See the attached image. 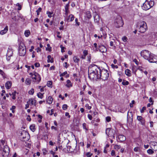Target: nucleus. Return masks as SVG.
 Masks as SVG:
<instances>
[{
  "label": "nucleus",
  "instance_id": "a211bd4d",
  "mask_svg": "<svg viewBox=\"0 0 157 157\" xmlns=\"http://www.w3.org/2000/svg\"><path fill=\"white\" fill-rule=\"evenodd\" d=\"M69 4H67L65 7V14L67 15L69 13L70 11L69 10Z\"/></svg>",
  "mask_w": 157,
  "mask_h": 157
},
{
  "label": "nucleus",
  "instance_id": "a878e982",
  "mask_svg": "<svg viewBox=\"0 0 157 157\" xmlns=\"http://www.w3.org/2000/svg\"><path fill=\"white\" fill-rule=\"evenodd\" d=\"M125 73L126 75L128 77L131 76L132 75L131 73V71L128 69H127L125 70Z\"/></svg>",
  "mask_w": 157,
  "mask_h": 157
},
{
  "label": "nucleus",
  "instance_id": "c756f323",
  "mask_svg": "<svg viewBox=\"0 0 157 157\" xmlns=\"http://www.w3.org/2000/svg\"><path fill=\"white\" fill-rule=\"evenodd\" d=\"M47 58L48 59L47 61L48 63H53V58L51 57V56L50 55L48 56Z\"/></svg>",
  "mask_w": 157,
  "mask_h": 157
},
{
  "label": "nucleus",
  "instance_id": "09e8293b",
  "mask_svg": "<svg viewBox=\"0 0 157 157\" xmlns=\"http://www.w3.org/2000/svg\"><path fill=\"white\" fill-rule=\"evenodd\" d=\"M115 149H119L121 148V146L117 145H115L114 147Z\"/></svg>",
  "mask_w": 157,
  "mask_h": 157
},
{
  "label": "nucleus",
  "instance_id": "7ed1b4c3",
  "mask_svg": "<svg viewBox=\"0 0 157 157\" xmlns=\"http://www.w3.org/2000/svg\"><path fill=\"white\" fill-rule=\"evenodd\" d=\"M137 27L138 28L139 31L141 33L145 32L147 29V26L146 23L143 21H139L137 25Z\"/></svg>",
  "mask_w": 157,
  "mask_h": 157
},
{
  "label": "nucleus",
  "instance_id": "4d7b16f0",
  "mask_svg": "<svg viewBox=\"0 0 157 157\" xmlns=\"http://www.w3.org/2000/svg\"><path fill=\"white\" fill-rule=\"evenodd\" d=\"M135 103V101L132 100V102L130 103V106L131 107H132L133 106V104Z\"/></svg>",
  "mask_w": 157,
  "mask_h": 157
},
{
  "label": "nucleus",
  "instance_id": "c85d7f7f",
  "mask_svg": "<svg viewBox=\"0 0 157 157\" xmlns=\"http://www.w3.org/2000/svg\"><path fill=\"white\" fill-rule=\"evenodd\" d=\"M0 74L4 78H6L7 77L6 74L1 70L0 69Z\"/></svg>",
  "mask_w": 157,
  "mask_h": 157
},
{
  "label": "nucleus",
  "instance_id": "c03bdc74",
  "mask_svg": "<svg viewBox=\"0 0 157 157\" xmlns=\"http://www.w3.org/2000/svg\"><path fill=\"white\" fill-rule=\"evenodd\" d=\"M48 15V16L49 17H52V13L50 11H47L46 13Z\"/></svg>",
  "mask_w": 157,
  "mask_h": 157
},
{
  "label": "nucleus",
  "instance_id": "b1692460",
  "mask_svg": "<svg viewBox=\"0 0 157 157\" xmlns=\"http://www.w3.org/2000/svg\"><path fill=\"white\" fill-rule=\"evenodd\" d=\"M66 86L68 88H70L72 86V84L71 83L70 80H67V84L66 85Z\"/></svg>",
  "mask_w": 157,
  "mask_h": 157
},
{
  "label": "nucleus",
  "instance_id": "680f3d73",
  "mask_svg": "<svg viewBox=\"0 0 157 157\" xmlns=\"http://www.w3.org/2000/svg\"><path fill=\"white\" fill-rule=\"evenodd\" d=\"M67 71H65L63 73H62L60 75V77H61V76H64V75H65L66 74H67Z\"/></svg>",
  "mask_w": 157,
  "mask_h": 157
},
{
  "label": "nucleus",
  "instance_id": "20e7f679",
  "mask_svg": "<svg viewBox=\"0 0 157 157\" xmlns=\"http://www.w3.org/2000/svg\"><path fill=\"white\" fill-rule=\"evenodd\" d=\"M124 25L122 18L120 16H118L114 20V25L117 28H119L122 27Z\"/></svg>",
  "mask_w": 157,
  "mask_h": 157
},
{
  "label": "nucleus",
  "instance_id": "4c0bfd02",
  "mask_svg": "<svg viewBox=\"0 0 157 157\" xmlns=\"http://www.w3.org/2000/svg\"><path fill=\"white\" fill-rule=\"evenodd\" d=\"M30 128L33 132H34L35 130V125H30Z\"/></svg>",
  "mask_w": 157,
  "mask_h": 157
},
{
  "label": "nucleus",
  "instance_id": "a18cd8bd",
  "mask_svg": "<svg viewBox=\"0 0 157 157\" xmlns=\"http://www.w3.org/2000/svg\"><path fill=\"white\" fill-rule=\"evenodd\" d=\"M42 9L41 8H39L37 10H36V12L37 13V15H38L40 14V12L41 11Z\"/></svg>",
  "mask_w": 157,
  "mask_h": 157
},
{
  "label": "nucleus",
  "instance_id": "f8f14e48",
  "mask_svg": "<svg viewBox=\"0 0 157 157\" xmlns=\"http://www.w3.org/2000/svg\"><path fill=\"white\" fill-rule=\"evenodd\" d=\"M94 21L95 23L98 24L100 20L99 16L98 15L95 13L94 16Z\"/></svg>",
  "mask_w": 157,
  "mask_h": 157
},
{
  "label": "nucleus",
  "instance_id": "0e129e2a",
  "mask_svg": "<svg viewBox=\"0 0 157 157\" xmlns=\"http://www.w3.org/2000/svg\"><path fill=\"white\" fill-rule=\"evenodd\" d=\"M133 61L135 63L138 65V62L137 61L136 59H135L133 60Z\"/></svg>",
  "mask_w": 157,
  "mask_h": 157
},
{
  "label": "nucleus",
  "instance_id": "393cba45",
  "mask_svg": "<svg viewBox=\"0 0 157 157\" xmlns=\"http://www.w3.org/2000/svg\"><path fill=\"white\" fill-rule=\"evenodd\" d=\"M85 15L86 17L88 18V19H90V18L91 17V13L90 12V11H87L86 12H85Z\"/></svg>",
  "mask_w": 157,
  "mask_h": 157
},
{
  "label": "nucleus",
  "instance_id": "864d4df0",
  "mask_svg": "<svg viewBox=\"0 0 157 157\" xmlns=\"http://www.w3.org/2000/svg\"><path fill=\"white\" fill-rule=\"evenodd\" d=\"M92 154L90 152H88L86 154V155L87 157H91Z\"/></svg>",
  "mask_w": 157,
  "mask_h": 157
},
{
  "label": "nucleus",
  "instance_id": "39448f33",
  "mask_svg": "<svg viewBox=\"0 0 157 157\" xmlns=\"http://www.w3.org/2000/svg\"><path fill=\"white\" fill-rule=\"evenodd\" d=\"M154 4L153 1L150 0L148 1L146 0L145 2L143 4L142 6V9L144 10H147L152 7Z\"/></svg>",
  "mask_w": 157,
  "mask_h": 157
},
{
  "label": "nucleus",
  "instance_id": "58836bf2",
  "mask_svg": "<svg viewBox=\"0 0 157 157\" xmlns=\"http://www.w3.org/2000/svg\"><path fill=\"white\" fill-rule=\"evenodd\" d=\"M34 92V90L33 88H32L29 91V94L31 95H33Z\"/></svg>",
  "mask_w": 157,
  "mask_h": 157
},
{
  "label": "nucleus",
  "instance_id": "9b49d317",
  "mask_svg": "<svg viewBox=\"0 0 157 157\" xmlns=\"http://www.w3.org/2000/svg\"><path fill=\"white\" fill-rule=\"evenodd\" d=\"M98 50H99L100 52L103 53L105 52L107 49L103 45H99Z\"/></svg>",
  "mask_w": 157,
  "mask_h": 157
},
{
  "label": "nucleus",
  "instance_id": "338daca9",
  "mask_svg": "<svg viewBox=\"0 0 157 157\" xmlns=\"http://www.w3.org/2000/svg\"><path fill=\"white\" fill-rule=\"evenodd\" d=\"M51 129H54L56 131L57 130V128L56 127L53 126L51 127Z\"/></svg>",
  "mask_w": 157,
  "mask_h": 157
},
{
  "label": "nucleus",
  "instance_id": "bb28decb",
  "mask_svg": "<svg viewBox=\"0 0 157 157\" xmlns=\"http://www.w3.org/2000/svg\"><path fill=\"white\" fill-rule=\"evenodd\" d=\"M74 16L72 14H70L67 18V20L68 21H72L74 20Z\"/></svg>",
  "mask_w": 157,
  "mask_h": 157
},
{
  "label": "nucleus",
  "instance_id": "2eb2a0df",
  "mask_svg": "<svg viewBox=\"0 0 157 157\" xmlns=\"http://www.w3.org/2000/svg\"><path fill=\"white\" fill-rule=\"evenodd\" d=\"M112 132V131L111 128H108L106 129L105 133L106 134L109 136H110L112 135V134L111 133Z\"/></svg>",
  "mask_w": 157,
  "mask_h": 157
},
{
  "label": "nucleus",
  "instance_id": "79ce46f5",
  "mask_svg": "<svg viewBox=\"0 0 157 157\" xmlns=\"http://www.w3.org/2000/svg\"><path fill=\"white\" fill-rule=\"evenodd\" d=\"M31 82V81L29 79L27 78L25 80V83L26 84L29 85H30Z\"/></svg>",
  "mask_w": 157,
  "mask_h": 157
},
{
  "label": "nucleus",
  "instance_id": "f03ea898",
  "mask_svg": "<svg viewBox=\"0 0 157 157\" xmlns=\"http://www.w3.org/2000/svg\"><path fill=\"white\" fill-rule=\"evenodd\" d=\"M140 55L142 57L148 60L149 62L157 63V59L148 51L146 50H143L141 52Z\"/></svg>",
  "mask_w": 157,
  "mask_h": 157
},
{
  "label": "nucleus",
  "instance_id": "774afa93",
  "mask_svg": "<svg viewBox=\"0 0 157 157\" xmlns=\"http://www.w3.org/2000/svg\"><path fill=\"white\" fill-rule=\"evenodd\" d=\"M150 127H152L153 126V122L152 121H150Z\"/></svg>",
  "mask_w": 157,
  "mask_h": 157
},
{
  "label": "nucleus",
  "instance_id": "423d86ee",
  "mask_svg": "<svg viewBox=\"0 0 157 157\" xmlns=\"http://www.w3.org/2000/svg\"><path fill=\"white\" fill-rule=\"evenodd\" d=\"M19 54L21 56H24L26 53L25 47L22 42L20 43L19 46Z\"/></svg>",
  "mask_w": 157,
  "mask_h": 157
},
{
  "label": "nucleus",
  "instance_id": "e433bc0d",
  "mask_svg": "<svg viewBox=\"0 0 157 157\" xmlns=\"http://www.w3.org/2000/svg\"><path fill=\"white\" fill-rule=\"evenodd\" d=\"M37 96L39 98L42 99L43 97V94L40 92H39L37 94Z\"/></svg>",
  "mask_w": 157,
  "mask_h": 157
},
{
  "label": "nucleus",
  "instance_id": "ea45409f",
  "mask_svg": "<svg viewBox=\"0 0 157 157\" xmlns=\"http://www.w3.org/2000/svg\"><path fill=\"white\" fill-rule=\"evenodd\" d=\"M52 81H48L47 83V86L48 87H50L51 88L52 87Z\"/></svg>",
  "mask_w": 157,
  "mask_h": 157
},
{
  "label": "nucleus",
  "instance_id": "f257e3e1",
  "mask_svg": "<svg viewBox=\"0 0 157 157\" xmlns=\"http://www.w3.org/2000/svg\"><path fill=\"white\" fill-rule=\"evenodd\" d=\"M88 76L91 80H96L101 79L107 80L109 77L108 71L105 69H101L97 66L93 64L90 66L88 68Z\"/></svg>",
  "mask_w": 157,
  "mask_h": 157
},
{
  "label": "nucleus",
  "instance_id": "8fccbe9b",
  "mask_svg": "<svg viewBox=\"0 0 157 157\" xmlns=\"http://www.w3.org/2000/svg\"><path fill=\"white\" fill-rule=\"evenodd\" d=\"M75 23H76V25H77L78 26H79L80 24V23L79 22H78V19L77 18H76L75 19Z\"/></svg>",
  "mask_w": 157,
  "mask_h": 157
},
{
  "label": "nucleus",
  "instance_id": "1a4fd4ad",
  "mask_svg": "<svg viewBox=\"0 0 157 157\" xmlns=\"http://www.w3.org/2000/svg\"><path fill=\"white\" fill-rule=\"evenodd\" d=\"M128 112L127 114V120L129 123H131L133 121V114L132 112H129L130 115L128 114Z\"/></svg>",
  "mask_w": 157,
  "mask_h": 157
},
{
  "label": "nucleus",
  "instance_id": "ddd939ff",
  "mask_svg": "<svg viewBox=\"0 0 157 157\" xmlns=\"http://www.w3.org/2000/svg\"><path fill=\"white\" fill-rule=\"evenodd\" d=\"M151 148L154 150H157V142H152L151 143Z\"/></svg>",
  "mask_w": 157,
  "mask_h": 157
},
{
  "label": "nucleus",
  "instance_id": "bf43d9fd",
  "mask_svg": "<svg viewBox=\"0 0 157 157\" xmlns=\"http://www.w3.org/2000/svg\"><path fill=\"white\" fill-rule=\"evenodd\" d=\"M111 67L114 68H118V67L117 65H115L114 64H112L111 65Z\"/></svg>",
  "mask_w": 157,
  "mask_h": 157
},
{
  "label": "nucleus",
  "instance_id": "a19ab883",
  "mask_svg": "<svg viewBox=\"0 0 157 157\" xmlns=\"http://www.w3.org/2000/svg\"><path fill=\"white\" fill-rule=\"evenodd\" d=\"M147 153L149 154H152L154 153V151L151 149H149L147 151Z\"/></svg>",
  "mask_w": 157,
  "mask_h": 157
},
{
  "label": "nucleus",
  "instance_id": "7c9ffc66",
  "mask_svg": "<svg viewBox=\"0 0 157 157\" xmlns=\"http://www.w3.org/2000/svg\"><path fill=\"white\" fill-rule=\"evenodd\" d=\"M73 60L75 63H78L79 61V58L77 56H75L73 57Z\"/></svg>",
  "mask_w": 157,
  "mask_h": 157
},
{
  "label": "nucleus",
  "instance_id": "72a5a7b5",
  "mask_svg": "<svg viewBox=\"0 0 157 157\" xmlns=\"http://www.w3.org/2000/svg\"><path fill=\"white\" fill-rule=\"evenodd\" d=\"M36 80L38 82H39L41 80V77L40 75L38 73L37 74H36Z\"/></svg>",
  "mask_w": 157,
  "mask_h": 157
},
{
  "label": "nucleus",
  "instance_id": "aec40b11",
  "mask_svg": "<svg viewBox=\"0 0 157 157\" xmlns=\"http://www.w3.org/2000/svg\"><path fill=\"white\" fill-rule=\"evenodd\" d=\"M37 73L36 72H34L33 74L32 73H30L29 75H30L32 79L36 80V74H37Z\"/></svg>",
  "mask_w": 157,
  "mask_h": 157
},
{
  "label": "nucleus",
  "instance_id": "cd10ccee",
  "mask_svg": "<svg viewBox=\"0 0 157 157\" xmlns=\"http://www.w3.org/2000/svg\"><path fill=\"white\" fill-rule=\"evenodd\" d=\"M52 100L53 99L52 98L51 96H49L47 100V102L48 104H51L52 103Z\"/></svg>",
  "mask_w": 157,
  "mask_h": 157
},
{
  "label": "nucleus",
  "instance_id": "412c9836",
  "mask_svg": "<svg viewBox=\"0 0 157 157\" xmlns=\"http://www.w3.org/2000/svg\"><path fill=\"white\" fill-rule=\"evenodd\" d=\"M83 54L81 58L82 59H85L86 58V56L88 54L87 51L84 50L83 52Z\"/></svg>",
  "mask_w": 157,
  "mask_h": 157
},
{
  "label": "nucleus",
  "instance_id": "c9c22d12",
  "mask_svg": "<svg viewBox=\"0 0 157 157\" xmlns=\"http://www.w3.org/2000/svg\"><path fill=\"white\" fill-rule=\"evenodd\" d=\"M16 93V91H15L13 92L12 94V98L13 100H15L16 99L15 95Z\"/></svg>",
  "mask_w": 157,
  "mask_h": 157
},
{
  "label": "nucleus",
  "instance_id": "603ef678",
  "mask_svg": "<svg viewBox=\"0 0 157 157\" xmlns=\"http://www.w3.org/2000/svg\"><path fill=\"white\" fill-rule=\"evenodd\" d=\"M85 106L88 109H90L91 108V106H90L88 104L86 105Z\"/></svg>",
  "mask_w": 157,
  "mask_h": 157
},
{
  "label": "nucleus",
  "instance_id": "473e14b6",
  "mask_svg": "<svg viewBox=\"0 0 157 157\" xmlns=\"http://www.w3.org/2000/svg\"><path fill=\"white\" fill-rule=\"evenodd\" d=\"M129 82L128 81H126L125 80H123L122 82V84L124 86L128 85L129 84Z\"/></svg>",
  "mask_w": 157,
  "mask_h": 157
},
{
  "label": "nucleus",
  "instance_id": "f704fd0d",
  "mask_svg": "<svg viewBox=\"0 0 157 157\" xmlns=\"http://www.w3.org/2000/svg\"><path fill=\"white\" fill-rule=\"evenodd\" d=\"M3 150L6 151H10L9 148V147L7 145H5L4 146V147L3 148Z\"/></svg>",
  "mask_w": 157,
  "mask_h": 157
},
{
  "label": "nucleus",
  "instance_id": "f3484780",
  "mask_svg": "<svg viewBox=\"0 0 157 157\" xmlns=\"http://www.w3.org/2000/svg\"><path fill=\"white\" fill-rule=\"evenodd\" d=\"M8 30V27L6 26L4 28L3 30H2L0 31V34L1 35H3L6 34Z\"/></svg>",
  "mask_w": 157,
  "mask_h": 157
},
{
  "label": "nucleus",
  "instance_id": "13d9d810",
  "mask_svg": "<svg viewBox=\"0 0 157 157\" xmlns=\"http://www.w3.org/2000/svg\"><path fill=\"white\" fill-rule=\"evenodd\" d=\"M122 40L124 42H126L127 40V38L126 36H124L122 38Z\"/></svg>",
  "mask_w": 157,
  "mask_h": 157
},
{
  "label": "nucleus",
  "instance_id": "37998d69",
  "mask_svg": "<svg viewBox=\"0 0 157 157\" xmlns=\"http://www.w3.org/2000/svg\"><path fill=\"white\" fill-rule=\"evenodd\" d=\"M16 108V107L14 105H13L10 109V110L12 111V113H14L15 112L14 109Z\"/></svg>",
  "mask_w": 157,
  "mask_h": 157
},
{
  "label": "nucleus",
  "instance_id": "6ab92c4d",
  "mask_svg": "<svg viewBox=\"0 0 157 157\" xmlns=\"http://www.w3.org/2000/svg\"><path fill=\"white\" fill-rule=\"evenodd\" d=\"M12 82L11 81H7L5 84V87L8 89H10L11 87Z\"/></svg>",
  "mask_w": 157,
  "mask_h": 157
},
{
  "label": "nucleus",
  "instance_id": "4468645a",
  "mask_svg": "<svg viewBox=\"0 0 157 157\" xmlns=\"http://www.w3.org/2000/svg\"><path fill=\"white\" fill-rule=\"evenodd\" d=\"M27 103H29L31 105H36V100L33 98H31L29 100Z\"/></svg>",
  "mask_w": 157,
  "mask_h": 157
},
{
  "label": "nucleus",
  "instance_id": "6e6552de",
  "mask_svg": "<svg viewBox=\"0 0 157 157\" xmlns=\"http://www.w3.org/2000/svg\"><path fill=\"white\" fill-rule=\"evenodd\" d=\"M13 54V51L12 49L9 48L6 54V59L7 61H9L10 60V57L12 56Z\"/></svg>",
  "mask_w": 157,
  "mask_h": 157
},
{
  "label": "nucleus",
  "instance_id": "e2e57ef3",
  "mask_svg": "<svg viewBox=\"0 0 157 157\" xmlns=\"http://www.w3.org/2000/svg\"><path fill=\"white\" fill-rule=\"evenodd\" d=\"M88 118L90 120H92V116L90 114H88Z\"/></svg>",
  "mask_w": 157,
  "mask_h": 157
},
{
  "label": "nucleus",
  "instance_id": "0eeeda50",
  "mask_svg": "<svg viewBox=\"0 0 157 157\" xmlns=\"http://www.w3.org/2000/svg\"><path fill=\"white\" fill-rule=\"evenodd\" d=\"M29 135L27 132L23 130L20 135V138L21 140L23 141H26L29 140Z\"/></svg>",
  "mask_w": 157,
  "mask_h": 157
},
{
  "label": "nucleus",
  "instance_id": "49530a36",
  "mask_svg": "<svg viewBox=\"0 0 157 157\" xmlns=\"http://www.w3.org/2000/svg\"><path fill=\"white\" fill-rule=\"evenodd\" d=\"M67 105L66 104H64L63 105L62 108L63 110H66L67 109Z\"/></svg>",
  "mask_w": 157,
  "mask_h": 157
},
{
  "label": "nucleus",
  "instance_id": "6e6d98bb",
  "mask_svg": "<svg viewBox=\"0 0 157 157\" xmlns=\"http://www.w3.org/2000/svg\"><path fill=\"white\" fill-rule=\"evenodd\" d=\"M60 47L61 49V52H64V49L65 48V47H63V45H60Z\"/></svg>",
  "mask_w": 157,
  "mask_h": 157
},
{
  "label": "nucleus",
  "instance_id": "de8ad7c7",
  "mask_svg": "<svg viewBox=\"0 0 157 157\" xmlns=\"http://www.w3.org/2000/svg\"><path fill=\"white\" fill-rule=\"evenodd\" d=\"M86 123H84L82 124V127H83V129H85L86 131H87L88 130V129L86 127Z\"/></svg>",
  "mask_w": 157,
  "mask_h": 157
},
{
  "label": "nucleus",
  "instance_id": "5fc2aeb1",
  "mask_svg": "<svg viewBox=\"0 0 157 157\" xmlns=\"http://www.w3.org/2000/svg\"><path fill=\"white\" fill-rule=\"evenodd\" d=\"M106 120L107 122H109L111 120V118L109 117H106Z\"/></svg>",
  "mask_w": 157,
  "mask_h": 157
},
{
  "label": "nucleus",
  "instance_id": "dca6fc26",
  "mask_svg": "<svg viewBox=\"0 0 157 157\" xmlns=\"http://www.w3.org/2000/svg\"><path fill=\"white\" fill-rule=\"evenodd\" d=\"M118 139L120 141H124L126 140L125 137L123 135H120L118 136Z\"/></svg>",
  "mask_w": 157,
  "mask_h": 157
},
{
  "label": "nucleus",
  "instance_id": "69168bd1",
  "mask_svg": "<svg viewBox=\"0 0 157 157\" xmlns=\"http://www.w3.org/2000/svg\"><path fill=\"white\" fill-rule=\"evenodd\" d=\"M97 44L96 43H94V47L96 48V51H98V48H97Z\"/></svg>",
  "mask_w": 157,
  "mask_h": 157
},
{
  "label": "nucleus",
  "instance_id": "9d476101",
  "mask_svg": "<svg viewBox=\"0 0 157 157\" xmlns=\"http://www.w3.org/2000/svg\"><path fill=\"white\" fill-rule=\"evenodd\" d=\"M137 119L140 122L141 124L142 125H144L145 121V119L144 118L142 117L141 116H137Z\"/></svg>",
  "mask_w": 157,
  "mask_h": 157
},
{
  "label": "nucleus",
  "instance_id": "4be33fe9",
  "mask_svg": "<svg viewBox=\"0 0 157 157\" xmlns=\"http://www.w3.org/2000/svg\"><path fill=\"white\" fill-rule=\"evenodd\" d=\"M10 151H6L3 150L2 155L3 157H7L9 154Z\"/></svg>",
  "mask_w": 157,
  "mask_h": 157
},
{
  "label": "nucleus",
  "instance_id": "052dcab7",
  "mask_svg": "<svg viewBox=\"0 0 157 157\" xmlns=\"http://www.w3.org/2000/svg\"><path fill=\"white\" fill-rule=\"evenodd\" d=\"M35 67H38L40 66V64L38 63H36L34 64Z\"/></svg>",
  "mask_w": 157,
  "mask_h": 157
},
{
  "label": "nucleus",
  "instance_id": "5701e85b",
  "mask_svg": "<svg viewBox=\"0 0 157 157\" xmlns=\"http://www.w3.org/2000/svg\"><path fill=\"white\" fill-rule=\"evenodd\" d=\"M131 70H132V73L136 75V72L137 70V68H136V67L134 65L132 66Z\"/></svg>",
  "mask_w": 157,
  "mask_h": 157
},
{
  "label": "nucleus",
  "instance_id": "2f4dec72",
  "mask_svg": "<svg viewBox=\"0 0 157 157\" xmlns=\"http://www.w3.org/2000/svg\"><path fill=\"white\" fill-rule=\"evenodd\" d=\"M30 34V32L29 30H26L24 33V34L26 37L29 36Z\"/></svg>",
  "mask_w": 157,
  "mask_h": 157
},
{
  "label": "nucleus",
  "instance_id": "3c124183",
  "mask_svg": "<svg viewBox=\"0 0 157 157\" xmlns=\"http://www.w3.org/2000/svg\"><path fill=\"white\" fill-rule=\"evenodd\" d=\"M146 107L145 106H144L142 107V109L140 110V112L141 113H143L144 110H145Z\"/></svg>",
  "mask_w": 157,
  "mask_h": 157
}]
</instances>
